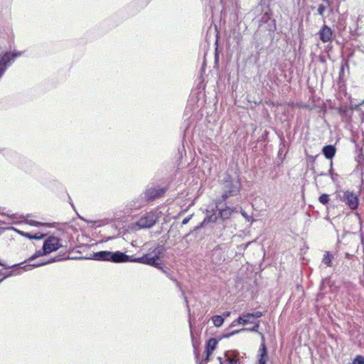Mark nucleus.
<instances>
[{
  "label": "nucleus",
  "instance_id": "30",
  "mask_svg": "<svg viewBox=\"0 0 364 364\" xmlns=\"http://www.w3.org/2000/svg\"><path fill=\"white\" fill-rule=\"evenodd\" d=\"M170 279L174 281L175 282H176L177 285H178V282L173 278L172 277V274L170 273V272H168L166 274Z\"/></svg>",
  "mask_w": 364,
  "mask_h": 364
},
{
  "label": "nucleus",
  "instance_id": "23",
  "mask_svg": "<svg viewBox=\"0 0 364 364\" xmlns=\"http://www.w3.org/2000/svg\"><path fill=\"white\" fill-rule=\"evenodd\" d=\"M329 200H330L329 196L326 193L321 194L318 198V201L323 205L328 204Z\"/></svg>",
  "mask_w": 364,
  "mask_h": 364
},
{
  "label": "nucleus",
  "instance_id": "2",
  "mask_svg": "<svg viewBox=\"0 0 364 364\" xmlns=\"http://www.w3.org/2000/svg\"><path fill=\"white\" fill-rule=\"evenodd\" d=\"M223 193L221 200H227L230 196H236L240 190V183L239 181H233L230 176H226L223 184Z\"/></svg>",
  "mask_w": 364,
  "mask_h": 364
},
{
  "label": "nucleus",
  "instance_id": "32",
  "mask_svg": "<svg viewBox=\"0 0 364 364\" xmlns=\"http://www.w3.org/2000/svg\"><path fill=\"white\" fill-rule=\"evenodd\" d=\"M210 355H211V354H207V353H206V356H205V361H208V360H209V357H210Z\"/></svg>",
  "mask_w": 364,
  "mask_h": 364
},
{
  "label": "nucleus",
  "instance_id": "15",
  "mask_svg": "<svg viewBox=\"0 0 364 364\" xmlns=\"http://www.w3.org/2000/svg\"><path fill=\"white\" fill-rule=\"evenodd\" d=\"M109 256L110 251H100L93 253L91 258L98 261H109Z\"/></svg>",
  "mask_w": 364,
  "mask_h": 364
},
{
  "label": "nucleus",
  "instance_id": "25",
  "mask_svg": "<svg viewBox=\"0 0 364 364\" xmlns=\"http://www.w3.org/2000/svg\"><path fill=\"white\" fill-rule=\"evenodd\" d=\"M23 264V262H21V263H19V264H13V265H7L5 263L1 262V261L0 260V266L4 267L5 269L16 268L17 267H19V266L22 265Z\"/></svg>",
  "mask_w": 364,
  "mask_h": 364
},
{
  "label": "nucleus",
  "instance_id": "3",
  "mask_svg": "<svg viewBox=\"0 0 364 364\" xmlns=\"http://www.w3.org/2000/svg\"><path fill=\"white\" fill-rule=\"evenodd\" d=\"M223 200H221L220 199H218L216 200V208L219 211L218 216H215L213 215L210 216L206 217L203 223H201V225L205 224V223L209 222H213L217 223L218 220V218H220L221 220L225 221V220H228L230 218L232 213L233 211H235V208H231L230 207L225 206L223 208L221 204Z\"/></svg>",
  "mask_w": 364,
  "mask_h": 364
},
{
  "label": "nucleus",
  "instance_id": "36",
  "mask_svg": "<svg viewBox=\"0 0 364 364\" xmlns=\"http://www.w3.org/2000/svg\"><path fill=\"white\" fill-rule=\"evenodd\" d=\"M199 364H202V362H200Z\"/></svg>",
  "mask_w": 364,
  "mask_h": 364
},
{
  "label": "nucleus",
  "instance_id": "31",
  "mask_svg": "<svg viewBox=\"0 0 364 364\" xmlns=\"http://www.w3.org/2000/svg\"><path fill=\"white\" fill-rule=\"evenodd\" d=\"M26 236L28 237V238H35V239H41L43 237V235H41V236H31L28 233L26 234Z\"/></svg>",
  "mask_w": 364,
  "mask_h": 364
},
{
  "label": "nucleus",
  "instance_id": "14",
  "mask_svg": "<svg viewBox=\"0 0 364 364\" xmlns=\"http://www.w3.org/2000/svg\"><path fill=\"white\" fill-rule=\"evenodd\" d=\"M319 38L323 43L330 41L332 38L333 32L330 27L323 25L319 31Z\"/></svg>",
  "mask_w": 364,
  "mask_h": 364
},
{
  "label": "nucleus",
  "instance_id": "11",
  "mask_svg": "<svg viewBox=\"0 0 364 364\" xmlns=\"http://www.w3.org/2000/svg\"><path fill=\"white\" fill-rule=\"evenodd\" d=\"M257 357V364H266L269 358L267 347L265 345V339L263 334H262V343L260 344Z\"/></svg>",
  "mask_w": 364,
  "mask_h": 364
},
{
  "label": "nucleus",
  "instance_id": "35",
  "mask_svg": "<svg viewBox=\"0 0 364 364\" xmlns=\"http://www.w3.org/2000/svg\"><path fill=\"white\" fill-rule=\"evenodd\" d=\"M230 312H226V313H225V316H228L230 315Z\"/></svg>",
  "mask_w": 364,
  "mask_h": 364
},
{
  "label": "nucleus",
  "instance_id": "7",
  "mask_svg": "<svg viewBox=\"0 0 364 364\" xmlns=\"http://www.w3.org/2000/svg\"><path fill=\"white\" fill-rule=\"evenodd\" d=\"M43 246L44 253H50L58 250L61 247V245L60 244L59 238L54 236H50L44 241Z\"/></svg>",
  "mask_w": 364,
  "mask_h": 364
},
{
  "label": "nucleus",
  "instance_id": "27",
  "mask_svg": "<svg viewBox=\"0 0 364 364\" xmlns=\"http://www.w3.org/2000/svg\"><path fill=\"white\" fill-rule=\"evenodd\" d=\"M326 7L324 5L320 4L318 6V14L320 16H323V13L326 11Z\"/></svg>",
  "mask_w": 364,
  "mask_h": 364
},
{
  "label": "nucleus",
  "instance_id": "28",
  "mask_svg": "<svg viewBox=\"0 0 364 364\" xmlns=\"http://www.w3.org/2000/svg\"><path fill=\"white\" fill-rule=\"evenodd\" d=\"M227 360L228 361L229 364H240V361L239 359L228 358Z\"/></svg>",
  "mask_w": 364,
  "mask_h": 364
},
{
  "label": "nucleus",
  "instance_id": "1",
  "mask_svg": "<svg viewBox=\"0 0 364 364\" xmlns=\"http://www.w3.org/2000/svg\"><path fill=\"white\" fill-rule=\"evenodd\" d=\"M166 251V248L163 245H157L151 252L144 255L141 257H137L134 259V262L148 264L154 267H156L161 270L165 274L168 272L166 269L161 266L158 260L160 256L163 255Z\"/></svg>",
  "mask_w": 364,
  "mask_h": 364
},
{
  "label": "nucleus",
  "instance_id": "6",
  "mask_svg": "<svg viewBox=\"0 0 364 364\" xmlns=\"http://www.w3.org/2000/svg\"><path fill=\"white\" fill-rule=\"evenodd\" d=\"M156 222V218L153 213H147L141 216L136 225L139 228H150L155 225Z\"/></svg>",
  "mask_w": 364,
  "mask_h": 364
},
{
  "label": "nucleus",
  "instance_id": "33",
  "mask_svg": "<svg viewBox=\"0 0 364 364\" xmlns=\"http://www.w3.org/2000/svg\"><path fill=\"white\" fill-rule=\"evenodd\" d=\"M31 225H37L38 223H37V222H36V221H32V222L31 223Z\"/></svg>",
  "mask_w": 364,
  "mask_h": 364
},
{
  "label": "nucleus",
  "instance_id": "20",
  "mask_svg": "<svg viewBox=\"0 0 364 364\" xmlns=\"http://www.w3.org/2000/svg\"><path fill=\"white\" fill-rule=\"evenodd\" d=\"M333 258V255L329 253V252H326L323 255V257L322 259L323 263H324L328 267L332 266V259Z\"/></svg>",
  "mask_w": 364,
  "mask_h": 364
},
{
  "label": "nucleus",
  "instance_id": "24",
  "mask_svg": "<svg viewBox=\"0 0 364 364\" xmlns=\"http://www.w3.org/2000/svg\"><path fill=\"white\" fill-rule=\"evenodd\" d=\"M353 364H364V356L357 355L353 360Z\"/></svg>",
  "mask_w": 364,
  "mask_h": 364
},
{
  "label": "nucleus",
  "instance_id": "21",
  "mask_svg": "<svg viewBox=\"0 0 364 364\" xmlns=\"http://www.w3.org/2000/svg\"><path fill=\"white\" fill-rule=\"evenodd\" d=\"M212 321H213V324L216 327H220V326L223 325V323L224 322V318L221 316L216 315V316H213Z\"/></svg>",
  "mask_w": 364,
  "mask_h": 364
},
{
  "label": "nucleus",
  "instance_id": "4",
  "mask_svg": "<svg viewBox=\"0 0 364 364\" xmlns=\"http://www.w3.org/2000/svg\"><path fill=\"white\" fill-rule=\"evenodd\" d=\"M60 258L59 257H53V258L50 259V260L42 261L41 262H37V263H34V264H26V265H24L23 267H21L20 268L14 269V270L9 272L7 274H3L2 270L0 269V275H3L4 276V278L0 279V283L5 278H7V277H11V276H14V275L19 274L21 273L20 269H23L24 271H29V270H31L34 267H41V266H43V265H45V264H49V263H51V262H58V261H60Z\"/></svg>",
  "mask_w": 364,
  "mask_h": 364
},
{
  "label": "nucleus",
  "instance_id": "22",
  "mask_svg": "<svg viewBox=\"0 0 364 364\" xmlns=\"http://www.w3.org/2000/svg\"><path fill=\"white\" fill-rule=\"evenodd\" d=\"M48 253H44V246L43 245V249L41 250H38L33 255H32L31 257H30L28 259V261L31 262V261H33L35 259H36L37 257H41V256H43V255H47Z\"/></svg>",
  "mask_w": 364,
  "mask_h": 364
},
{
  "label": "nucleus",
  "instance_id": "12",
  "mask_svg": "<svg viewBox=\"0 0 364 364\" xmlns=\"http://www.w3.org/2000/svg\"><path fill=\"white\" fill-rule=\"evenodd\" d=\"M266 23L267 29L269 31H274L276 29L275 20L272 18L270 9L267 8L260 19V25Z\"/></svg>",
  "mask_w": 364,
  "mask_h": 364
},
{
  "label": "nucleus",
  "instance_id": "13",
  "mask_svg": "<svg viewBox=\"0 0 364 364\" xmlns=\"http://www.w3.org/2000/svg\"><path fill=\"white\" fill-rule=\"evenodd\" d=\"M343 201L352 210H355L358 206L357 196L353 193L348 191L343 193Z\"/></svg>",
  "mask_w": 364,
  "mask_h": 364
},
{
  "label": "nucleus",
  "instance_id": "5",
  "mask_svg": "<svg viewBox=\"0 0 364 364\" xmlns=\"http://www.w3.org/2000/svg\"><path fill=\"white\" fill-rule=\"evenodd\" d=\"M227 246L225 244L216 245L209 253L210 262L215 265H220L226 259Z\"/></svg>",
  "mask_w": 364,
  "mask_h": 364
},
{
  "label": "nucleus",
  "instance_id": "19",
  "mask_svg": "<svg viewBox=\"0 0 364 364\" xmlns=\"http://www.w3.org/2000/svg\"><path fill=\"white\" fill-rule=\"evenodd\" d=\"M259 323H257L252 328H242V329H240V330H237V331H235L232 333H228L227 334L225 337H230V336H232L234 334H236V333H238L240 332H242V331H258V328H259Z\"/></svg>",
  "mask_w": 364,
  "mask_h": 364
},
{
  "label": "nucleus",
  "instance_id": "26",
  "mask_svg": "<svg viewBox=\"0 0 364 364\" xmlns=\"http://www.w3.org/2000/svg\"><path fill=\"white\" fill-rule=\"evenodd\" d=\"M262 316V313L261 311H256L252 314H247L246 317L250 318H260Z\"/></svg>",
  "mask_w": 364,
  "mask_h": 364
},
{
  "label": "nucleus",
  "instance_id": "18",
  "mask_svg": "<svg viewBox=\"0 0 364 364\" xmlns=\"http://www.w3.org/2000/svg\"><path fill=\"white\" fill-rule=\"evenodd\" d=\"M246 316H247V314H244V315L240 316L239 318L236 321L232 322V326H235V323H240V324L245 325V324H247L248 323H250L251 322L250 319L252 318L246 317Z\"/></svg>",
  "mask_w": 364,
  "mask_h": 364
},
{
  "label": "nucleus",
  "instance_id": "16",
  "mask_svg": "<svg viewBox=\"0 0 364 364\" xmlns=\"http://www.w3.org/2000/svg\"><path fill=\"white\" fill-rule=\"evenodd\" d=\"M336 148L333 145H327L323 147L322 153L328 159H332L336 154Z\"/></svg>",
  "mask_w": 364,
  "mask_h": 364
},
{
  "label": "nucleus",
  "instance_id": "34",
  "mask_svg": "<svg viewBox=\"0 0 364 364\" xmlns=\"http://www.w3.org/2000/svg\"><path fill=\"white\" fill-rule=\"evenodd\" d=\"M242 214V215H243L244 217H245L246 218H247V214H246L245 213H244V212H243Z\"/></svg>",
  "mask_w": 364,
  "mask_h": 364
},
{
  "label": "nucleus",
  "instance_id": "10",
  "mask_svg": "<svg viewBox=\"0 0 364 364\" xmlns=\"http://www.w3.org/2000/svg\"><path fill=\"white\" fill-rule=\"evenodd\" d=\"M135 258H132V257L126 255L124 252H121L119 251L117 252H110L109 256V262L119 263V262H134V259Z\"/></svg>",
  "mask_w": 364,
  "mask_h": 364
},
{
  "label": "nucleus",
  "instance_id": "29",
  "mask_svg": "<svg viewBox=\"0 0 364 364\" xmlns=\"http://www.w3.org/2000/svg\"><path fill=\"white\" fill-rule=\"evenodd\" d=\"M191 217H192V215L185 218L183 220H182V225H186L189 221L191 219Z\"/></svg>",
  "mask_w": 364,
  "mask_h": 364
},
{
  "label": "nucleus",
  "instance_id": "8",
  "mask_svg": "<svg viewBox=\"0 0 364 364\" xmlns=\"http://www.w3.org/2000/svg\"><path fill=\"white\" fill-rule=\"evenodd\" d=\"M18 56V54L6 53L0 54V78L4 75L7 68L11 65L10 61Z\"/></svg>",
  "mask_w": 364,
  "mask_h": 364
},
{
  "label": "nucleus",
  "instance_id": "17",
  "mask_svg": "<svg viewBox=\"0 0 364 364\" xmlns=\"http://www.w3.org/2000/svg\"><path fill=\"white\" fill-rule=\"evenodd\" d=\"M218 344V341L215 338H210L208 340L206 344V353L207 354H211L215 349Z\"/></svg>",
  "mask_w": 364,
  "mask_h": 364
},
{
  "label": "nucleus",
  "instance_id": "9",
  "mask_svg": "<svg viewBox=\"0 0 364 364\" xmlns=\"http://www.w3.org/2000/svg\"><path fill=\"white\" fill-rule=\"evenodd\" d=\"M165 188H149L144 192V196L146 200H154L159 197H161L166 192Z\"/></svg>",
  "mask_w": 364,
  "mask_h": 364
}]
</instances>
